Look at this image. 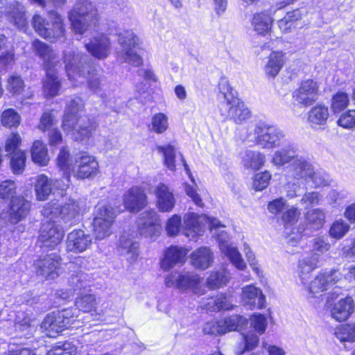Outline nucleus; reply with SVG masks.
Masks as SVG:
<instances>
[{
	"instance_id": "1",
	"label": "nucleus",
	"mask_w": 355,
	"mask_h": 355,
	"mask_svg": "<svg viewBox=\"0 0 355 355\" xmlns=\"http://www.w3.org/2000/svg\"><path fill=\"white\" fill-rule=\"evenodd\" d=\"M63 59L66 73L71 81L78 82V78H87L89 89L101 98L105 97L103 80L94 73L95 69L89 55L83 54L77 49H68L64 52ZM77 85L73 83V86Z\"/></svg>"
},
{
	"instance_id": "2",
	"label": "nucleus",
	"mask_w": 355,
	"mask_h": 355,
	"mask_svg": "<svg viewBox=\"0 0 355 355\" xmlns=\"http://www.w3.org/2000/svg\"><path fill=\"white\" fill-rule=\"evenodd\" d=\"M42 214L46 218L62 223L63 227L67 228L79 220L80 206L74 200H69L62 206L57 202H51L43 207Z\"/></svg>"
},
{
	"instance_id": "3",
	"label": "nucleus",
	"mask_w": 355,
	"mask_h": 355,
	"mask_svg": "<svg viewBox=\"0 0 355 355\" xmlns=\"http://www.w3.org/2000/svg\"><path fill=\"white\" fill-rule=\"evenodd\" d=\"M51 23L40 15H35L32 19V25L35 32L41 37L55 42L64 39L65 29L62 17L55 11L49 14Z\"/></svg>"
},
{
	"instance_id": "4",
	"label": "nucleus",
	"mask_w": 355,
	"mask_h": 355,
	"mask_svg": "<svg viewBox=\"0 0 355 355\" xmlns=\"http://www.w3.org/2000/svg\"><path fill=\"white\" fill-rule=\"evenodd\" d=\"M98 16V10L91 1H78L69 12V19L72 29L76 33L83 35L94 21Z\"/></svg>"
},
{
	"instance_id": "5",
	"label": "nucleus",
	"mask_w": 355,
	"mask_h": 355,
	"mask_svg": "<svg viewBox=\"0 0 355 355\" xmlns=\"http://www.w3.org/2000/svg\"><path fill=\"white\" fill-rule=\"evenodd\" d=\"M78 311L73 308L64 309L48 314L43 322L41 327L44 330H50L55 332H60L63 329L70 327H78L80 320L78 319Z\"/></svg>"
},
{
	"instance_id": "6",
	"label": "nucleus",
	"mask_w": 355,
	"mask_h": 355,
	"mask_svg": "<svg viewBox=\"0 0 355 355\" xmlns=\"http://www.w3.org/2000/svg\"><path fill=\"white\" fill-rule=\"evenodd\" d=\"M78 311L73 308L64 309L48 314L43 322L41 327L44 330H50L55 332H60L63 329L70 327H78L80 320L78 319Z\"/></svg>"
},
{
	"instance_id": "7",
	"label": "nucleus",
	"mask_w": 355,
	"mask_h": 355,
	"mask_svg": "<svg viewBox=\"0 0 355 355\" xmlns=\"http://www.w3.org/2000/svg\"><path fill=\"white\" fill-rule=\"evenodd\" d=\"M93 234L98 240H102L112 234V225L116 216L114 208L108 205H98L94 213Z\"/></svg>"
},
{
	"instance_id": "8",
	"label": "nucleus",
	"mask_w": 355,
	"mask_h": 355,
	"mask_svg": "<svg viewBox=\"0 0 355 355\" xmlns=\"http://www.w3.org/2000/svg\"><path fill=\"white\" fill-rule=\"evenodd\" d=\"M137 37L131 31H123L118 34V43L120 47L116 50L119 60L135 67L142 64V58L137 54L135 46Z\"/></svg>"
},
{
	"instance_id": "9",
	"label": "nucleus",
	"mask_w": 355,
	"mask_h": 355,
	"mask_svg": "<svg viewBox=\"0 0 355 355\" xmlns=\"http://www.w3.org/2000/svg\"><path fill=\"white\" fill-rule=\"evenodd\" d=\"M254 133L257 144L263 148H273L284 144L285 135L275 125L259 121L255 125Z\"/></svg>"
},
{
	"instance_id": "10",
	"label": "nucleus",
	"mask_w": 355,
	"mask_h": 355,
	"mask_svg": "<svg viewBox=\"0 0 355 355\" xmlns=\"http://www.w3.org/2000/svg\"><path fill=\"white\" fill-rule=\"evenodd\" d=\"M200 283L199 275L193 272H173L165 278L167 287L177 288L182 291L191 290L198 295L202 293Z\"/></svg>"
},
{
	"instance_id": "11",
	"label": "nucleus",
	"mask_w": 355,
	"mask_h": 355,
	"mask_svg": "<svg viewBox=\"0 0 355 355\" xmlns=\"http://www.w3.org/2000/svg\"><path fill=\"white\" fill-rule=\"evenodd\" d=\"M342 278L341 273L337 270H331L321 273L311 282L306 281L304 289L309 298L317 297L321 293L329 289L331 286L338 283Z\"/></svg>"
},
{
	"instance_id": "12",
	"label": "nucleus",
	"mask_w": 355,
	"mask_h": 355,
	"mask_svg": "<svg viewBox=\"0 0 355 355\" xmlns=\"http://www.w3.org/2000/svg\"><path fill=\"white\" fill-rule=\"evenodd\" d=\"M46 219L48 220L42 225L39 241L41 243V247L54 248L62 240L64 227L54 220Z\"/></svg>"
},
{
	"instance_id": "13",
	"label": "nucleus",
	"mask_w": 355,
	"mask_h": 355,
	"mask_svg": "<svg viewBox=\"0 0 355 355\" xmlns=\"http://www.w3.org/2000/svg\"><path fill=\"white\" fill-rule=\"evenodd\" d=\"M319 96V85L313 79L302 81L298 89L293 94V97L298 104L303 106H310L313 104Z\"/></svg>"
},
{
	"instance_id": "14",
	"label": "nucleus",
	"mask_w": 355,
	"mask_h": 355,
	"mask_svg": "<svg viewBox=\"0 0 355 355\" xmlns=\"http://www.w3.org/2000/svg\"><path fill=\"white\" fill-rule=\"evenodd\" d=\"M219 108L225 119H230L236 123H241L251 116L249 108L238 98L226 104H221Z\"/></svg>"
},
{
	"instance_id": "15",
	"label": "nucleus",
	"mask_w": 355,
	"mask_h": 355,
	"mask_svg": "<svg viewBox=\"0 0 355 355\" xmlns=\"http://www.w3.org/2000/svg\"><path fill=\"white\" fill-rule=\"evenodd\" d=\"M97 127L96 123L87 116H80L69 130H63L77 141L89 139Z\"/></svg>"
},
{
	"instance_id": "16",
	"label": "nucleus",
	"mask_w": 355,
	"mask_h": 355,
	"mask_svg": "<svg viewBox=\"0 0 355 355\" xmlns=\"http://www.w3.org/2000/svg\"><path fill=\"white\" fill-rule=\"evenodd\" d=\"M60 257L51 253L35 261L36 273L46 279H54L58 276Z\"/></svg>"
},
{
	"instance_id": "17",
	"label": "nucleus",
	"mask_w": 355,
	"mask_h": 355,
	"mask_svg": "<svg viewBox=\"0 0 355 355\" xmlns=\"http://www.w3.org/2000/svg\"><path fill=\"white\" fill-rule=\"evenodd\" d=\"M313 173V166L306 157L297 155L291 162L286 170L288 178L299 181H308L309 177Z\"/></svg>"
},
{
	"instance_id": "18",
	"label": "nucleus",
	"mask_w": 355,
	"mask_h": 355,
	"mask_svg": "<svg viewBox=\"0 0 355 355\" xmlns=\"http://www.w3.org/2000/svg\"><path fill=\"white\" fill-rule=\"evenodd\" d=\"M160 230L157 213L154 210L144 211L138 221V230L140 235L153 239L159 235Z\"/></svg>"
},
{
	"instance_id": "19",
	"label": "nucleus",
	"mask_w": 355,
	"mask_h": 355,
	"mask_svg": "<svg viewBox=\"0 0 355 355\" xmlns=\"http://www.w3.org/2000/svg\"><path fill=\"white\" fill-rule=\"evenodd\" d=\"M241 304L251 310L262 309L266 306V296L259 288L254 285H248L242 288Z\"/></svg>"
},
{
	"instance_id": "20",
	"label": "nucleus",
	"mask_w": 355,
	"mask_h": 355,
	"mask_svg": "<svg viewBox=\"0 0 355 355\" xmlns=\"http://www.w3.org/2000/svg\"><path fill=\"white\" fill-rule=\"evenodd\" d=\"M30 209L31 202L23 196H17L10 200L4 218L11 224H16L27 216Z\"/></svg>"
},
{
	"instance_id": "21",
	"label": "nucleus",
	"mask_w": 355,
	"mask_h": 355,
	"mask_svg": "<svg viewBox=\"0 0 355 355\" xmlns=\"http://www.w3.org/2000/svg\"><path fill=\"white\" fill-rule=\"evenodd\" d=\"M85 46L92 56L98 60L106 58L110 53V41L104 34L97 33L89 41H84Z\"/></svg>"
},
{
	"instance_id": "22",
	"label": "nucleus",
	"mask_w": 355,
	"mask_h": 355,
	"mask_svg": "<svg viewBox=\"0 0 355 355\" xmlns=\"http://www.w3.org/2000/svg\"><path fill=\"white\" fill-rule=\"evenodd\" d=\"M77 169L73 167L74 176L78 179H85L95 175L98 169V163L96 159L86 154L78 155L75 158Z\"/></svg>"
},
{
	"instance_id": "23",
	"label": "nucleus",
	"mask_w": 355,
	"mask_h": 355,
	"mask_svg": "<svg viewBox=\"0 0 355 355\" xmlns=\"http://www.w3.org/2000/svg\"><path fill=\"white\" fill-rule=\"evenodd\" d=\"M33 52L42 59L45 70L55 68L59 64L57 53L46 43L36 39L32 42Z\"/></svg>"
},
{
	"instance_id": "24",
	"label": "nucleus",
	"mask_w": 355,
	"mask_h": 355,
	"mask_svg": "<svg viewBox=\"0 0 355 355\" xmlns=\"http://www.w3.org/2000/svg\"><path fill=\"white\" fill-rule=\"evenodd\" d=\"M227 234L224 231H222L220 233L217 234V239L219 242L220 250L236 268L241 270H244L245 268V263L242 259L241 254L236 247L227 243Z\"/></svg>"
},
{
	"instance_id": "25",
	"label": "nucleus",
	"mask_w": 355,
	"mask_h": 355,
	"mask_svg": "<svg viewBox=\"0 0 355 355\" xmlns=\"http://www.w3.org/2000/svg\"><path fill=\"white\" fill-rule=\"evenodd\" d=\"M146 195L143 189L133 187L124 194V207L130 212L139 211L146 206Z\"/></svg>"
},
{
	"instance_id": "26",
	"label": "nucleus",
	"mask_w": 355,
	"mask_h": 355,
	"mask_svg": "<svg viewBox=\"0 0 355 355\" xmlns=\"http://www.w3.org/2000/svg\"><path fill=\"white\" fill-rule=\"evenodd\" d=\"M91 244V236L82 230H73L68 234L67 248L70 252H82L86 250Z\"/></svg>"
},
{
	"instance_id": "27",
	"label": "nucleus",
	"mask_w": 355,
	"mask_h": 355,
	"mask_svg": "<svg viewBox=\"0 0 355 355\" xmlns=\"http://www.w3.org/2000/svg\"><path fill=\"white\" fill-rule=\"evenodd\" d=\"M118 250L130 261L136 260L139 256V244L135 239L133 232H124L122 234L119 239Z\"/></svg>"
},
{
	"instance_id": "28",
	"label": "nucleus",
	"mask_w": 355,
	"mask_h": 355,
	"mask_svg": "<svg viewBox=\"0 0 355 355\" xmlns=\"http://www.w3.org/2000/svg\"><path fill=\"white\" fill-rule=\"evenodd\" d=\"M207 220V215H198L194 213H188L184 216V234L187 237L195 239L200 235L205 229L204 220Z\"/></svg>"
},
{
	"instance_id": "29",
	"label": "nucleus",
	"mask_w": 355,
	"mask_h": 355,
	"mask_svg": "<svg viewBox=\"0 0 355 355\" xmlns=\"http://www.w3.org/2000/svg\"><path fill=\"white\" fill-rule=\"evenodd\" d=\"M157 207L162 212H170L175 205L173 192L163 183H159L155 189Z\"/></svg>"
},
{
	"instance_id": "30",
	"label": "nucleus",
	"mask_w": 355,
	"mask_h": 355,
	"mask_svg": "<svg viewBox=\"0 0 355 355\" xmlns=\"http://www.w3.org/2000/svg\"><path fill=\"white\" fill-rule=\"evenodd\" d=\"M84 107V103L80 97L75 96L71 98L67 102L65 112L62 120V129L69 130L71 128L75 120L79 116H78V112L82 110Z\"/></svg>"
},
{
	"instance_id": "31",
	"label": "nucleus",
	"mask_w": 355,
	"mask_h": 355,
	"mask_svg": "<svg viewBox=\"0 0 355 355\" xmlns=\"http://www.w3.org/2000/svg\"><path fill=\"white\" fill-rule=\"evenodd\" d=\"M187 253V250L183 248L178 246L168 248L161 260V268L164 270H168L177 264L183 263Z\"/></svg>"
},
{
	"instance_id": "32",
	"label": "nucleus",
	"mask_w": 355,
	"mask_h": 355,
	"mask_svg": "<svg viewBox=\"0 0 355 355\" xmlns=\"http://www.w3.org/2000/svg\"><path fill=\"white\" fill-rule=\"evenodd\" d=\"M191 261L193 267L204 270L211 266L214 254L210 248L201 247L192 252Z\"/></svg>"
},
{
	"instance_id": "33",
	"label": "nucleus",
	"mask_w": 355,
	"mask_h": 355,
	"mask_svg": "<svg viewBox=\"0 0 355 355\" xmlns=\"http://www.w3.org/2000/svg\"><path fill=\"white\" fill-rule=\"evenodd\" d=\"M354 311V300L351 297L340 300L331 310V315L336 320H347Z\"/></svg>"
},
{
	"instance_id": "34",
	"label": "nucleus",
	"mask_w": 355,
	"mask_h": 355,
	"mask_svg": "<svg viewBox=\"0 0 355 355\" xmlns=\"http://www.w3.org/2000/svg\"><path fill=\"white\" fill-rule=\"evenodd\" d=\"M328 107L323 104H317L308 112V122L311 127L317 128L324 126L329 119Z\"/></svg>"
},
{
	"instance_id": "35",
	"label": "nucleus",
	"mask_w": 355,
	"mask_h": 355,
	"mask_svg": "<svg viewBox=\"0 0 355 355\" xmlns=\"http://www.w3.org/2000/svg\"><path fill=\"white\" fill-rule=\"evenodd\" d=\"M318 263V256L310 254L300 260L298 268L301 283L306 286V281L309 279L310 273L316 268Z\"/></svg>"
},
{
	"instance_id": "36",
	"label": "nucleus",
	"mask_w": 355,
	"mask_h": 355,
	"mask_svg": "<svg viewBox=\"0 0 355 355\" xmlns=\"http://www.w3.org/2000/svg\"><path fill=\"white\" fill-rule=\"evenodd\" d=\"M297 155L295 146L292 144H288L274 153L272 162L277 166H282L292 162Z\"/></svg>"
},
{
	"instance_id": "37",
	"label": "nucleus",
	"mask_w": 355,
	"mask_h": 355,
	"mask_svg": "<svg viewBox=\"0 0 355 355\" xmlns=\"http://www.w3.org/2000/svg\"><path fill=\"white\" fill-rule=\"evenodd\" d=\"M284 64V53L282 51H272L268 56V60L265 65L266 74L271 78L277 76Z\"/></svg>"
},
{
	"instance_id": "38",
	"label": "nucleus",
	"mask_w": 355,
	"mask_h": 355,
	"mask_svg": "<svg viewBox=\"0 0 355 355\" xmlns=\"http://www.w3.org/2000/svg\"><path fill=\"white\" fill-rule=\"evenodd\" d=\"M53 180L49 178L46 175L41 174L36 178L35 191L38 200H45L51 193L53 192Z\"/></svg>"
},
{
	"instance_id": "39",
	"label": "nucleus",
	"mask_w": 355,
	"mask_h": 355,
	"mask_svg": "<svg viewBox=\"0 0 355 355\" xmlns=\"http://www.w3.org/2000/svg\"><path fill=\"white\" fill-rule=\"evenodd\" d=\"M8 20L18 29L26 31L27 28V19L24 8L19 4L13 5L6 12Z\"/></svg>"
},
{
	"instance_id": "40",
	"label": "nucleus",
	"mask_w": 355,
	"mask_h": 355,
	"mask_svg": "<svg viewBox=\"0 0 355 355\" xmlns=\"http://www.w3.org/2000/svg\"><path fill=\"white\" fill-rule=\"evenodd\" d=\"M265 162V156L258 151L247 150L242 155L241 164L246 169L257 171Z\"/></svg>"
},
{
	"instance_id": "41",
	"label": "nucleus",
	"mask_w": 355,
	"mask_h": 355,
	"mask_svg": "<svg viewBox=\"0 0 355 355\" xmlns=\"http://www.w3.org/2000/svg\"><path fill=\"white\" fill-rule=\"evenodd\" d=\"M45 71L46 77L43 83L44 94L46 97H54L58 94L60 89V81L55 75L54 68Z\"/></svg>"
},
{
	"instance_id": "42",
	"label": "nucleus",
	"mask_w": 355,
	"mask_h": 355,
	"mask_svg": "<svg viewBox=\"0 0 355 355\" xmlns=\"http://www.w3.org/2000/svg\"><path fill=\"white\" fill-rule=\"evenodd\" d=\"M254 31L260 35H264L270 29L272 19L268 12L257 13L252 19Z\"/></svg>"
},
{
	"instance_id": "43",
	"label": "nucleus",
	"mask_w": 355,
	"mask_h": 355,
	"mask_svg": "<svg viewBox=\"0 0 355 355\" xmlns=\"http://www.w3.org/2000/svg\"><path fill=\"white\" fill-rule=\"evenodd\" d=\"M31 156L33 161L40 166L47 165L49 160L46 146L41 141H35L33 143Z\"/></svg>"
},
{
	"instance_id": "44",
	"label": "nucleus",
	"mask_w": 355,
	"mask_h": 355,
	"mask_svg": "<svg viewBox=\"0 0 355 355\" xmlns=\"http://www.w3.org/2000/svg\"><path fill=\"white\" fill-rule=\"evenodd\" d=\"M325 213L320 209H313L306 215V225L314 230L321 229L325 223Z\"/></svg>"
},
{
	"instance_id": "45",
	"label": "nucleus",
	"mask_w": 355,
	"mask_h": 355,
	"mask_svg": "<svg viewBox=\"0 0 355 355\" xmlns=\"http://www.w3.org/2000/svg\"><path fill=\"white\" fill-rule=\"evenodd\" d=\"M246 320L241 315H232L225 316L220 320L223 334L227 332L236 331L239 327L245 324Z\"/></svg>"
},
{
	"instance_id": "46",
	"label": "nucleus",
	"mask_w": 355,
	"mask_h": 355,
	"mask_svg": "<svg viewBox=\"0 0 355 355\" xmlns=\"http://www.w3.org/2000/svg\"><path fill=\"white\" fill-rule=\"evenodd\" d=\"M75 305L76 309L79 312L81 311L85 313L95 311L97 314H100L96 310V299L94 295L88 294L82 295L76 299Z\"/></svg>"
},
{
	"instance_id": "47",
	"label": "nucleus",
	"mask_w": 355,
	"mask_h": 355,
	"mask_svg": "<svg viewBox=\"0 0 355 355\" xmlns=\"http://www.w3.org/2000/svg\"><path fill=\"white\" fill-rule=\"evenodd\" d=\"M301 17V11L298 9L288 12L283 19L279 20V27L283 32H288L296 27V23Z\"/></svg>"
},
{
	"instance_id": "48",
	"label": "nucleus",
	"mask_w": 355,
	"mask_h": 355,
	"mask_svg": "<svg viewBox=\"0 0 355 355\" xmlns=\"http://www.w3.org/2000/svg\"><path fill=\"white\" fill-rule=\"evenodd\" d=\"M69 282L75 291H80L90 286L91 278L80 270L71 275Z\"/></svg>"
},
{
	"instance_id": "49",
	"label": "nucleus",
	"mask_w": 355,
	"mask_h": 355,
	"mask_svg": "<svg viewBox=\"0 0 355 355\" xmlns=\"http://www.w3.org/2000/svg\"><path fill=\"white\" fill-rule=\"evenodd\" d=\"M229 279L226 270H220L211 272L207 279V285L210 289H215L225 285Z\"/></svg>"
},
{
	"instance_id": "50",
	"label": "nucleus",
	"mask_w": 355,
	"mask_h": 355,
	"mask_svg": "<svg viewBox=\"0 0 355 355\" xmlns=\"http://www.w3.org/2000/svg\"><path fill=\"white\" fill-rule=\"evenodd\" d=\"M207 305L209 306L208 309L213 311L230 310L233 308V305L226 294H220L215 298H211Z\"/></svg>"
},
{
	"instance_id": "51",
	"label": "nucleus",
	"mask_w": 355,
	"mask_h": 355,
	"mask_svg": "<svg viewBox=\"0 0 355 355\" xmlns=\"http://www.w3.org/2000/svg\"><path fill=\"white\" fill-rule=\"evenodd\" d=\"M336 337L340 342H353L355 340V326L353 324H343L335 329Z\"/></svg>"
},
{
	"instance_id": "52",
	"label": "nucleus",
	"mask_w": 355,
	"mask_h": 355,
	"mask_svg": "<svg viewBox=\"0 0 355 355\" xmlns=\"http://www.w3.org/2000/svg\"><path fill=\"white\" fill-rule=\"evenodd\" d=\"M349 98L347 94L339 92L333 96L331 107L334 113H339L349 105Z\"/></svg>"
},
{
	"instance_id": "53",
	"label": "nucleus",
	"mask_w": 355,
	"mask_h": 355,
	"mask_svg": "<svg viewBox=\"0 0 355 355\" xmlns=\"http://www.w3.org/2000/svg\"><path fill=\"white\" fill-rule=\"evenodd\" d=\"M349 225L342 219L334 221L330 229L329 236L336 239L343 238L349 230Z\"/></svg>"
},
{
	"instance_id": "54",
	"label": "nucleus",
	"mask_w": 355,
	"mask_h": 355,
	"mask_svg": "<svg viewBox=\"0 0 355 355\" xmlns=\"http://www.w3.org/2000/svg\"><path fill=\"white\" fill-rule=\"evenodd\" d=\"M17 194V186L13 180H6L0 182V198L12 200Z\"/></svg>"
},
{
	"instance_id": "55",
	"label": "nucleus",
	"mask_w": 355,
	"mask_h": 355,
	"mask_svg": "<svg viewBox=\"0 0 355 355\" xmlns=\"http://www.w3.org/2000/svg\"><path fill=\"white\" fill-rule=\"evenodd\" d=\"M26 153L21 150H17L14 153L10 159V166L12 172L19 175L23 173L26 164Z\"/></svg>"
},
{
	"instance_id": "56",
	"label": "nucleus",
	"mask_w": 355,
	"mask_h": 355,
	"mask_svg": "<svg viewBox=\"0 0 355 355\" xmlns=\"http://www.w3.org/2000/svg\"><path fill=\"white\" fill-rule=\"evenodd\" d=\"M159 153L164 155V164L171 171L175 170V151L173 146L167 145L166 146H158Z\"/></svg>"
},
{
	"instance_id": "57",
	"label": "nucleus",
	"mask_w": 355,
	"mask_h": 355,
	"mask_svg": "<svg viewBox=\"0 0 355 355\" xmlns=\"http://www.w3.org/2000/svg\"><path fill=\"white\" fill-rule=\"evenodd\" d=\"M57 164L63 173H69V170L73 167V159L66 148H62L60 150L57 157Z\"/></svg>"
},
{
	"instance_id": "58",
	"label": "nucleus",
	"mask_w": 355,
	"mask_h": 355,
	"mask_svg": "<svg viewBox=\"0 0 355 355\" xmlns=\"http://www.w3.org/2000/svg\"><path fill=\"white\" fill-rule=\"evenodd\" d=\"M20 116L13 109H8L1 114V123L7 128L17 127L20 123Z\"/></svg>"
},
{
	"instance_id": "59",
	"label": "nucleus",
	"mask_w": 355,
	"mask_h": 355,
	"mask_svg": "<svg viewBox=\"0 0 355 355\" xmlns=\"http://www.w3.org/2000/svg\"><path fill=\"white\" fill-rule=\"evenodd\" d=\"M218 89L220 92V94L218 96L220 101V105L221 104L230 103L233 101V99L236 98V97L234 96L232 94V89L226 79L224 78L220 80L218 84Z\"/></svg>"
},
{
	"instance_id": "60",
	"label": "nucleus",
	"mask_w": 355,
	"mask_h": 355,
	"mask_svg": "<svg viewBox=\"0 0 355 355\" xmlns=\"http://www.w3.org/2000/svg\"><path fill=\"white\" fill-rule=\"evenodd\" d=\"M268 325V322L266 316L262 314H254L250 318V327L252 329L251 331L261 335L264 334Z\"/></svg>"
},
{
	"instance_id": "61",
	"label": "nucleus",
	"mask_w": 355,
	"mask_h": 355,
	"mask_svg": "<svg viewBox=\"0 0 355 355\" xmlns=\"http://www.w3.org/2000/svg\"><path fill=\"white\" fill-rule=\"evenodd\" d=\"M152 130L157 134L164 132L168 127V117L163 113H157L152 118Z\"/></svg>"
},
{
	"instance_id": "62",
	"label": "nucleus",
	"mask_w": 355,
	"mask_h": 355,
	"mask_svg": "<svg viewBox=\"0 0 355 355\" xmlns=\"http://www.w3.org/2000/svg\"><path fill=\"white\" fill-rule=\"evenodd\" d=\"M24 88V83L21 78L17 75L10 76L7 80L6 89L13 95L21 93Z\"/></svg>"
},
{
	"instance_id": "63",
	"label": "nucleus",
	"mask_w": 355,
	"mask_h": 355,
	"mask_svg": "<svg viewBox=\"0 0 355 355\" xmlns=\"http://www.w3.org/2000/svg\"><path fill=\"white\" fill-rule=\"evenodd\" d=\"M76 349L71 343L58 344L49 350L46 355H75Z\"/></svg>"
},
{
	"instance_id": "64",
	"label": "nucleus",
	"mask_w": 355,
	"mask_h": 355,
	"mask_svg": "<svg viewBox=\"0 0 355 355\" xmlns=\"http://www.w3.org/2000/svg\"><path fill=\"white\" fill-rule=\"evenodd\" d=\"M337 123L346 129H352L355 127V110H349L341 114Z\"/></svg>"
}]
</instances>
